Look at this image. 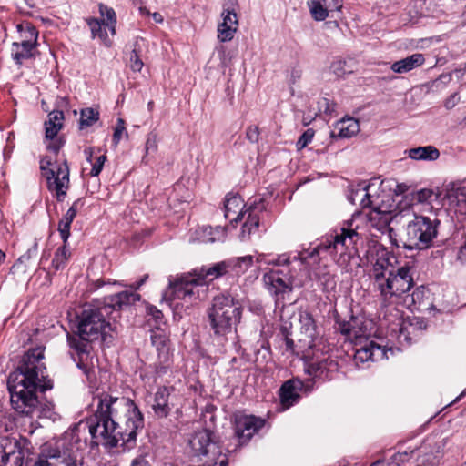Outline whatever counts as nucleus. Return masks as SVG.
<instances>
[{
  "instance_id": "obj_63",
  "label": "nucleus",
  "mask_w": 466,
  "mask_h": 466,
  "mask_svg": "<svg viewBox=\"0 0 466 466\" xmlns=\"http://www.w3.org/2000/svg\"><path fill=\"white\" fill-rule=\"evenodd\" d=\"M156 147V144L154 140L147 139L146 143V149L148 151L150 148Z\"/></svg>"
},
{
  "instance_id": "obj_58",
  "label": "nucleus",
  "mask_w": 466,
  "mask_h": 466,
  "mask_svg": "<svg viewBox=\"0 0 466 466\" xmlns=\"http://www.w3.org/2000/svg\"><path fill=\"white\" fill-rule=\"evenodd\" d=\"M130 466H150V465L145 458L138 457L132 461Z\"/></svg>"
},
{
  "instance_id": "obj_61",
  "label": "nucleus",
  "mask_w": 466,
  "mask_h": 466,
  "mask_svg": "<svg viewBox=\"0 0 466 466\" xmlns=\"http://www.w3.org/2000/svg\"><path fill=\"white\" fill-rule=\"evenodd\" d=\"M150 15H152V17H153V19H154V21H155L156 23L160 24V23H162V22H163V16L161 15V14H160V13H158V12H155V13L150 14Z\"/></svg>"
},
{
  "instance_id": "obj_39",
  "label": "nucleus",
  "mask_w": 466,
  "mask_h": 466,
  "mask_svg": "<svg viewBox=\"0 0 466 466\" xmlns=\"http://www.w3.org/2000/svg\"><path fill=\"white\" fill-rule=\"evenodd\" d=\"M428 293L429 291L424 286L417 287L410 295L405 297V301L410 298L411 305L414 307L420 306Z\"/></svg>"
},
{
  "instance_id": "obj_55",
  "label": "nucleus",
  "mask_w": 466,
  "mask_h": 466,
  "mask_svg": "<svg viewBox=\"0 0 466 466\" xmlns=\"http://www.w3.org/2000/svg\"><path fill=\"white\" fill-rule=\"evenodd\" d=\"M328 11L340 10L342 0H324Z\"/></svg>"
},
{
  "instance_id": "obj_20",
  "label": "nucleus",
  "mask_w": 466,
  "mask_h": 466,
  "mask_svg": "<svg viewBox=\"0 0 466 466\" xmlns=\"http://www.w3.org/2000/svg\"><path fill=\"white\" fill-rule=\"evenodd\" d=\"M230 271V263L228 260L216 263L209 267H202L194 270L195 275L201 285L207 284L219 277H222Z\"/></svg>"
},
{
  "instance_id": "obj_33",
  "label": "nucleus",
  "mask_w": 466,
  "mask_h": 466,
  "mask_svg": "<svg viewBox=\"0 0 466 466\" xmlns=\"http://www.w3.org/2000/svg\"><path fill=\"white\" fill-rule=\"evenodd\" d=\"M99 12L105 19L102 20L104 26L107 27L112 35H116V14L113 8L107 7L103 4L99 5Z\"/></svg>"
},
{
  "instance_id": "obj_41",
  "label": "nucleus",
  "mask_w": 466,
  "mask_h": 466,
  "mask_svg": "<svg viewBox=\"0 0 466 466\" xmlns=\"http://www.w3.org/2000/svg\"><path fill=\"white\" fill-rule=\"evenodd\" d=\"M330 68L338 76H342L346 74L351 73V69L347 66V62L342 59H337L333 61Z\"/></svg>"
},
{
  "instance_id": "obj_64",
  "label": "nucleus",
  "mask_w": 466,
  "mask_h": 466,
  "mask_svg": "<svg viewBox=\"0 0 466 466\" xmlns=\"http://www.w3.org/2000/svg\"><path fill=\"white\" fill-rule=\"evenodd\" d=\"M135 5H143L145 4L144 0H133Z\"/></svg>"
},
{
  "instance_id": "obj_21",
  "label": "nucleus",
  "mask_w": 466,
  "mask_h": 466,
  "mask_svg": "<svg viewBox=\"0 0 466 466\" xmlns=\"http://www.w3.org/2000/svg\"><path fill=\"white\" fill-rule=\"evenodd\" d=\"M302 388L303 382L299 379L285 381L279 390L281 403L286 407L292 406L300 398L299 391Z\"/></svg>"
},
{
  "instance_id": "obj_16",
  "label": "nucleus",
  "mask_w": 466,
  "mask_h": 466,
  "mask_svg": "<svg viewBox=\"0 0 466 466\" xmlns=\"http://www.w3.org/2000/svg\"><path fill=\"white\" fill-rule=\"evenodd\" d=\"M222 22L218 25V39L220 42H229L238 28V15L234 10L224 8L221 13Z\"/></svg>"
},
{
  "instance_id": "obj_49",
  "label": "nucleus",
  "mask_w": 466,
  "mask_h": 466,
  "mask_svg": "<svg viewBox=\"0 0 466 466\" xmlns=\"http://www.w3.org/2000/svg\"><path fill=\"white\" fill-rule=\"evenodd\" d=\"M433 196H434L433 190L428 189V188H423L417 192L416 199L420 203L430 202Z\"/></svg>"
},
{
  "instance_id": "obj_7",
  "label": "nucleus",
  "mask_w": 466,
  "mask_h": 466,
  "mask_svg": "<svg viewBox=\"0 0 466 466\" xmlns=\"http://www.w3.org/2000/svg\"><path fill=\"white\" fill-rule=\"evenodd\" d=\"M242 307L238 300L229 294L214 297L211 307L208 309V320L213 335L224 340L239 323Z\"/></svg>"
},
{
  "instance_id": "obj_43",
  "label": "nucleus",
  "mask_w": 466,
  "mask_h": 466,
  "mask_svg": "<svg viewBox=\"0 0 466 466\" xmlns=\"http://www.w3.org/2000/svg\"><path fill=\"white\" fill-rule=\"evenodd\" d=\"M314 130L311 128L307 129L299 138L297 147L299 149L306 147L313 139Z\"/></svg>"
},
{
  "instance_id": "obj_46",
  "label": "nucleus",
  "mask_w": 466,
  "mask_h": 466,
  "mask_svg": "<svg viewBox=\"0 0 466 466\" xmlns=\"http://www.w3.org/2000/svg\"><path fill=\"white\" fill-rule=\"evenodd\" d=\"M147 312H148V315H150L151 318L154 319L156 328L158 329L159 325L161 323H163L164 316H163L162 311L159 310L155 306H150L147 308Z\"/></svg>"
},
{
  "instance_id": "obj_60",
  "label": "nucleus",
  "mask_w": 466,
  "mask_h": 466,
  "mask_svg": "<svg viewBox=\"0 0 466 466\" xmlns=\"http://www.w3.org/2000/svg\"><path fill=\"white\" fill-rule=\"evenodd\" d=\"M289 263V258L286 255L279 256L276 261L277 265H287Z\"/></svg>"
},
{
  "instance_id": "obj_47",
  "label": "nucleus",
  "mask_w": 466,
  "mask_h": 466,
  "mask_svg": "<svg viewBox=\"0 0 466 466\" xmlns=\"http://www.w3.org/2000/svg\"><path fill=\"white\" fill-rule=\"evenodd\" d=\"M125 130V121L122 118H118L113 134V141L116 145L119 143Z\"/></svg>"
},
{
  "instance_id": "obj_23",
  "label": "nucleus",
  "mask_w": 466,
  "mask_h": 466,
  "mask_svg": "<svg viewBox=\"0 0 466 466\" xmlns=\"http://www.w3.org/2000/svg\"><path fill=\"white\" fill-rule=\"evenodd\" d=\"M169 395L170 390L167 387L158 388L155 393L152 410L157 417L166 418L170 413L171 407L168 403Z\"/></svg>"
},
{
  "instance_id": "obj_18",
  "label": "nucleus",
  "mask_w": 466,
  "mask_h": 466,
  "mask_svg": "<svg viewBox=\"0 0 466 466\" xmlns=\"http://www.w3.org/2000/svg\"><path fill=\"white\" fill-rule=\"evenodd\" d=\"M201 285L195 273L190 276L182 277L175 281H170L169 288L176 299H186L195 296V288Z\"/></svg>"
},
{
  "instance_id": "obj_17",
  "label": "nucleus",
  "mask_w": 466,
  "mask_h": 466,
  "mask_svg": "<svg viewBox=\"0 0 466 466\" xmlns=\"http://www.w3.org/2000/svg\"><path fill=\"white\" fill-rule=\"evenodd\" d=\"M139 299V294L133 290H125L106 297L102 304L104 305V309L112 315L115 311H119L124 307L130 306Z\"/></svg>"
},
{
  "instance_id": "obj_9",
  "label": "nucleus",
  "mask_w": 466,
  "mask_h": 466,
  "mask_svg": "<svg viewBox=\"0 0 466 466\" xmlns=\"http://www.w3.org/2000/svg\"><path fill=\"white\" fill-rule=\"evenodd\" d=\"M243 199L238 194H228L226 197L224 208L225 218L229 219L231 223L242 220L248 213L247 219L242 226L240 238L242 241L249 238L250 235L258 230L259 226V218L256 213L257 210H262L264 207L259 203L251 204L248 208L243 212Z\"/></svg>"
},
{
  "instance_id": "obj_44",
  "label": "nucleus",
  "mask_w": 466,
  "mask_h": 466,
  "mask_svg": "<svg viewBox=\"0 0 466 466\" xmlns=\"http://www.w3.org/2000/svg\"><path fill=\"white\" fill-rule=\"evenodd\" d=\"M46 140L48 141L46 144V149L55 153L56 155L58 154L59 150L65 144V140L62 137H57V136L53 139Z\"/></svg>"
},
{
  "instance_id": "obj_32",
  "label": "nucleus",
  "mask_w": 466,
  "mask_h": 466,
  "mask_svg": "<svg viewBox=\"0 0 466 466\" xmlns=\"http://www.w3.org/2000/svg\"><path fill=\"white\" fill-rule=\"evenodd\" d=\"M24 415L27 416V417H31V418L35 415L36 417H39V418L43 417V418L51 419L53 420H56V414L54 411V404L49 401L42 404L38 395H37V404H36L35 410L31 414H24Z\"/></svg>"
},
{
  "instance_id": "obj_26",
  "label": "nucleus",
  "mask_w": 466,
  "mask_h": 466,
  "mask_svg": "<svg viewBox=\"0 0 466 466\" xmlns=\"http://www.w3.org/2000/svg\"><path fill=\"white\" fill-rule=\"evenodd\" d=\"M32 35L36 37V34L33 33ZM36 44V38L34 41L25 40L21 43H13L12 57L15 64L22 65L23 60L33 57V49Z\"/></svg>"
},
{
  "instance_id": "obj_24",
  "label": "nucleus",
  "mask_w": 466,
  "mask_h": 466,
  "mask_svg": "<svg viewBox=\"0 0 466 466\" xmlns=\"http://www.w3.org/2000/svg\"><path fill=\"white\" fill-rule=\"evenodd\" d=\"M82 206L81 199H76L72 206L67 209L66 213L63 216L58 223V231L60 237L65 244L67 243L70 237L71 224L76 216L79 207Z\"/></svg>"
},
{
  "instance_id": "obj_13",
  "label": "nucleus",
  "mask_w": 466,
  "mask_h": 466,
  "mask_svg": "<svg viewBox=\"0 0 466 466\" xmlns=\"http://www.w3.org/2000/svg\"><path fill=\"white\" fill-rule=\"evenodd\" d=\"M26 439L17 440L5 437L0 441V466H24L25 455L28 452Z\"/></svg>"
},
{
  "instance_id": "obj_4",
  "label": "nucleus",
  "mask_w": 466,
  "mask_h": 466,
  "mask_svg": "<svg viewBox=\"0 0 466 466\" xmlns=\"http://www.w3.org/2000/svg\"><path fill=\"white\" fill-rule=\"evenodd\" d=\"M111 314L104 309L101 302L86 305L76 315V330L66 334V341L77 367L87 360L92 343L99 339L104 341L106 336L113 330L112 325L106 318Z\"/></svg>"
},
{
  "instance_id": "obj_14",
  "label": "nucleus",
  "mask_w": 466,
  "mask_h": 466,
  "mask_svg": "<svg viewBox=\"0 0 466 466\" xmlns=\"http://www.w3.org/2000/svg\"><path fill=\"white\" fill-rule=\"evenodd\" d=\"M69 167L66 160L46 171L47 188L55 192L57 201H63L69 187Z\"/></svg>"
},
{
  "instance_id": "obj_5",
  "label": "nucleus",
  "mask_w": 466,
  "mask_h": 466,
  "mask_svg": "<svg viewBox=\"0 0 466 466\" xmlns=\"http://www.w3.org/2000/svg\"><path fill=\"white\" fill-rule=\"evenodd\" d=\"M374 249L376 260L372 262L370 278L383 303H396L413 288V268L409 264L397 267L396 257L381 246H374Z\"/></svg>"
},
{
  "instance_id": "obj_50",
  "label": "nucleus",
  "mask_w": 466,
  "mask_h": 466,
  "mask_svg": "<svg viewBox=\"0 0 466 466\" xmlns=\"http://www.w3.org/2000/svg\"><path fill=\"white\" fill-rule=\"evenodd\" d=\"M246 137L251 143H256L258 141L259 137V129L257 126H249L246 130Z\"/></svg>"
},
{
  "instance_id": "obj_48",
  "label": "nucleus",
  "mask_w": 466,
  "mask_h": 466,
  "mask_svg": "<svg viewBox=\"0 0 466 466\" xmlns=\"http://www.w3.org/2000/svg\"><path fill=\"white\" fill-rule=\"evenodd\" d=\"M319 107L323 113L330 115L335 111L336 104L328 98H321L319 101Z\"/></svg>"
},
{
  "instance_id": "obj_8",
  "label": "nucleus",
  "mask_w": 466,
  "mask_h": 466,
  "mask_svg": "<svg viewBox=\"0 0 466 466\" xmlns=\"http://www.w3.org/2000/svg\"><path fill=\"white\" fill-rule=\"evenodd\" d=\"M440 221L424 216H415L405 227L400 240L392 239L397 247L413 250H423L431 246L437 237V227Z\"/></svg>"
},
{
  "instance_id": "obj_52",
  "label": "nucleus",
  "mask_w": 466,
  "mask_h": 466,
  "mask_svg": "<svg viewBox=\"0 0 466 466\" xmlns=\"http://www.w3.org/2000/svg\"><path fill=\"white\" fill-rule=\"evenodd\" d=\"M285 346L288 350H290L292 353L299 355V353H302L299 350V343L298 342V345L295 344L294 340L289 337H285Z\"/></svg>"
},
{
  "instance_id": "obj_59",
  "label": "nucleus",
  "mask_w": 466,
  "mask_h": 466,
  "mask_svg": "<svg viewBox=\"0 0 466 466\" xmlns=\"http://www.w3.org/2000/svg\"><path fill=\"white\" fill-rule=\"evenodd\" d=\"M148 279V274L144 275L139 281L131 285L134 289H138Z\"/></svg>"
},
{
  "instance_id": "obj_38",
  "label": "nucleus",
  "mask_w": 466,
  "mask_h": 466,
  "mask_svg": "<svg viewBox=\"0 0 466 466\" xmlns=\"http://www.w3.org/2000/svg\"><path fill=\"white\" fill-rule=\"evenodd\" d=\"M308 6L309 8L312 17L316 21H323L329 15V11H328L327 7H324L319 1H317V0L309 1Z\"/></svg>"
},
{
  "instance_id": "obj_22",
  "label": "nucleus",
  "mask_w": 466,
  "mask_h": 466,
  "mask_svg": "<svg viewBox=\"0 0 466 466\" xmlns=\"http://www.w3.org/2000/svg\"><path fill=\"white\" fill-rule=\"evenodd\" d=\"M386 350L374 341H370L363 347L356 350L354 360L358 362H366L368 360H378L387 359Z\"/></svg>"
},
{
  "instance_id": "obj_40",
  "label": "nucleus",
  "mask_w": 466,
  "mask_h": 466,
  "mask_svg": "<svg viewBox=\"0 0 466 466\" xmlns=\"http://www.w3.org/2000/svg\"><path fill=\"white\" fill-rule=\"evenodd\" d=\"M412 454L413 451L395 453L390 459L388 466H400L402 463L407 462L411 458Z\"/></svg>"
},
{
  "instance_id": "obj_2",
  "label": "nucleus",
  "mask_w": 466,
  "mask_h": 466,
  "mask_svg": "<svg viewBox=\"0 0 466 466\" xmlns=\"http://www.w3.org/2000/svg\"><path fill=\"white\" fill-rule=\"evenodd\" d=\"M43 359L42 348L28 350L8 376L11 405L19 414H31L37 404V394L53 388V381L46 374Z\"/></svg>"
},
{
  "instance_id": "obj_29",
  "label": "nucleus",
  "mask_w": 466,
  "mask_h": 466,
  "mask_svg": "<svg viewBox=\"0 0 466 466\" xmlns=\"http://www.w3.org/2000/svg\"><path fill=\"white\" fill-rule=\"evenodd\" d=\"M408 157L417 161H435L440 157V151L434 146L413 147L406 151Z\"/></svg>"
},
{
  "instance_id": "obj_3",
  "label": "nucleus",
  "mask_w": 466,
  "mask_h": 466,
  "mask_svg": "<svg viewBox=\"0 0 466 466\" xmlns=\"http://www.w3.org/2000/svg\"><path fill=\"white\" fill-rule=\"evenodd\" d=\"M366 238L357 231V228H352V222L348 227H342L339 232H335L321 239V241L311 250H305L295 257L309 268L310 279L319 282L324 292H329L336 288L334 276L330 274L326 265H319V254L328 252L330 256H335L339 252L348 255L349 258L358 256L363 252L370 258L369 251L364 250Z\"/></svg>"
},
{
  "instance_id": "obj_19",
  "label": "nucleus",
  "mask_w": 466,
  "mask_h": 466,
  "mask_svg": "<svg viewBox=\"0 0 466 466\" xmlns=\"http://www.w3.org/2000/svg\"><path fill=\"white\" fill-rule=\"evenodd\" d=\"M167 338L162 333H153L151 335L152 345L157 351V361L156 363V370L158 374L166 372V368L170 362L169 348L167 344Z\"/></svg>"
},
{
  "instance_id": "obj_10",
  "label": "nucleus",
  "mask_w": 466,
  "mask_h": 466,
  "mask_svg": "<svg viewBox=\"0 0 466 466\" xmlns=\"http://www.w3.org/2000/svg\"><path fill=\"white\" fill-rule=\"evenodd\" d=\"M370 185H360V188L352 191L349 199L352 203H354L356 199H360L363 208H371L367 214L368 220L371 227L382 233L388 231L390 236H391L392 228L390 227L393 218L391 211L388 208L383 209L375 200L371 199L372 196L370 193ZM393 238H391V240Z\"/></svg>"
},
{
  "instance_id": "obj_31",
  "label": "nucleus",
  "mask_w": 466,
  "mask_h": 466,
  "mask_svg": "<svg viewBox=\"0 0 466 466\" xmlns=\"http://www.w3.org/2000/svg\"><path fill=\"white\" fill-rule=\"evenodd\" d=\"M88 26L90 27L92 37H98L106 46H110L112 42L108 38L107 32L104 28V24L97 18L88 17L86 19Z\"/></svg>"
},
{
  "instance_id": "obj_28",
  "label": "nucleus",
  "mask_w": 466,
  "mask_h": 466,
  "mask_svg": "<svg viewBox=\"0 0 466 466\" xmlns=\"http://www.w3.org/2000/svg\"><path fill=\"white\" fill-rule=\"evenodd\" d=\"M64 113L61 110H53L48 115V120L45 122L46 139L55 138L63 127Z\"/></svg>"
},
{
  "instance_id": "obj_30",
  "label": "nucleus",
  "mask_w": 466,
  "mask_h": 466,
  "mask_svg": "<svg viewBox=\"0 0 466 466\" xmlns=\"http://www.w3.org/2000/svg\"><path fill=\"white\" fill-rule=\"evenodd\" d=\"M70 258L71 251L67 248V243L65 244L63 242V246L59 247L55 252L51 263V269H53L55 272L64 269Z\"/></svg>"
},
{
  "instance_id": "obj_36",
  "label": "nucleus",
  "mask_w": 466,
  "mask_h": 466,
  "mask_svg": "<svg viewBox=\"0 0 466 466\" xmlns=\"http://www.w3.org/2000/svg\"><path fill=\"white\" fill-rule=\"evenodd\" d=\"M99 119V112L91 107H86L80 112L79 126L83 129L93 126Z\"/></svg>"
},
{
  "instance_id": "obj_53",
  "label": "nucleus",
  "mask_w": 466,
  "mask_h": 466,
  "mask_svg": "<svg viewBox=\"0 0 466 466\" xmlns=\"http://www.w3.org/2000/svg\"><path fill=\"white\" fill-rule=\"evenodd\" d=\"M56 165H59L56 161L53 162L48 157L43 158L40 162V168L46 176V171L52 169Z\"/></svg>"
},
{
  "instance_id": "obj_27",
  "label": "nucleus",
  "mask_w": 466,
  "mask_h": 466,
  "mask_svg": "<svg viewBox=\"0 0 466 466\" xmlns=\"http://www.w3.org/2000/svg\"><path fill=\"white\" fill-rule=\"evenodd\" d=\"M335 129L339 132L335 134L334 131L330 133L331 137L350 138L357 135L360 131L359 121L353 117L344 118L337 122Z\"/></svg>"
},
{
  "instance_id": "obj_57",
  "label": "nucleus",
  "mask_w": 466,
  "mask_h": 466,
  "mask_svg": "<svg viewBox=\"0 0 466 466\" xmlns=\"http://www.w3.org/2000/svg\"><path fill=\"white\" fill-rule=\"evenodd\" d=\"M37 251H38V243L35 239L34 241V244L32 245V247L26 252L27 258H31L32 257L36 256Z\"/></svg>"
},
{
  "instance_id": "obj_11",
  "label": "nucleus",
  "mask_w": 466,
  "mask_h": 466,
  "mask_svg": "<svg viewBox=\"0 0 466 466\" xmlns=\"http://www.w3.org/2000/svg\"><path fill=\"white\" fill-rule=\"evenodd\" d=\"M263 279L269 293L274 297L277 307L283 309L287 302L293 303L289 297L293 291L294 277L289 271L270 270L264 274Z\"/></svg>"
},
{
  "instance_id": "obj_37",
  "label": "nucleus",
  "mask_w": 466,
  "mask_h": 466,
  "mask_svg": "<svg viewBox=\"0 0 466 466\" xmlns=\"http://www.w3.org/2000/svg\"><path fill=\"white\" fill-rule=\"evenodd\" d=\"M85 155H86V160L92 164L90 175L92 177H97L103 169L104 164L106 160V156L101 155L96 159V161L94 163H92L93 148L89 147V148L85 149Z\"/></svg>"
},
{
  "instance_id": "obj_56",
  "label": "nucleus",
  "mask_w": 466,
  "mask_h": 466,
  "mask_svg": "<svg viewBox=\"0 0 466 466\" xmlns=\"http://www.w3.org/2000/svg\"><path fill=\"white\" fill-rule=\"evenodd\" d=\"M457 258L461 264L466 265V243L460 248Z\"/></svg>"
},
{
  "instance_id": "obj_15",
  "label": "nucleus",
  "mask_w": 466,
  "mask_h": 466,
  "mask_svg": "<svg viewBox=\"0 0 466 466\" xmlns=\"http://www.w3.org/2000/svg\"><path fill=\"white\" fill-rule=\"evenodd\" d=\"M265 424V420L254 415H238L235 420V436L239 445L246 444Z\"/></svg>"
},
{
  "instance_id": "obj_34",
  "label": "nucleus",
  "mask_w": 466,
  "mask_h": 466,
  "mask_svg": "<svg viewBox=\"0 0 466 466\" xmlns=\"http://www.w3.org/2000/svg\"><path fill=\"white\" fill-rule=\"evenodd\" d=\"M339 329L347 339H353L362 337V332L357 327V319H352L350 321H343L339 324Z\"/></svg>"
},
{
  "instance_id": "obj_51",
  "label": "nucleus",
  "mask_w": 466,
  "mask_h": 466,
  "mask_svg": "<svg viewBox=\"0 0 466 466\" xmlns=\"http://www.w3.org/2000/svg\"><path fill=\"white\" fill-rule=\"evenodd\" d=\"M447 197L449 198H456L458 202L464 201V188L463 187H452L448 191Z\"/></svg>"
},
{
  "instance_id": "obj_6",
  "label": "nucleus",
  "mask_w": 466,
  "mask_h": 466,
  "mask_svg": "<svg viewBox=\"0 0 466 466\" xmlns=\"http://www.w3.org/2000/svg\"><path fill=\"white\" fill-rule=\"evenodd\" d=\"M85 446L86 441L82 443L81 436L71 430L54 443L45 444L35 460L27 458L25 466H55L50 460L66 466H84L80 450Z\"/></svg>"
},
{
  "instance_id": "obj_12",
  "label": "nucleus",
  "mask_w": 466,
  "mask_h": 466,
  "mask_svg": "<svg viewBox=\"0 0 466 466\" xmlns=\"http://www.w3.org/2000/svg\"><path fill=\"white\" fill-rule=\"evenodd\" d=\"M299 350L303 354H309V350H320L319 345L322 342L320 331L316 324L313 316L304 311L299 314Z\"/></svg>"
},
{
  "instance_id": "obj_25",
  "label": "nucleus",
  "mask_w": 466,
  "mask_h": 466,
  "mask_svg": "<svg viewBox=\"0 0 466 466\" xmlns=\"http://www.w3.org/2000/svg\"><path fill=\"white\" fill-rule=\"evenodd\" d=\"M425 62V58L422 54L415 53L403 59L394 62L390 69L398 74L408 73L420 66Z\"/></svg>"
},
{
  "instance_id": "obj_45",
  "label": "nucleus",
  "mask_w": 466,
  "mask_h": 466,
  "mask_svg": "<svg viewBox=\"0 0 466 466\" xmlns=\"http://www.w3.org/2000/svg\"><path fill=\"white\" fill-rule=\"evenodd\" d=\"M319 369L320 370L321 373H323L324 370H327L328 372H334L338 370L339 364L337 361L331 359H325L319 363Z\"/></svg>"
},
{
  "instance_id": "obj_62",
  "label": "nucleus",
  "mask_w": 466,
  "mask_h": 466,
  "mask_svg": "<svg viewBox=\"0 0 466 466\" xmlns=\"http://www.w3.org/2000/svg\"><path fill=\"white\" fill-rule=\"evenodd\" d=\"M138 10H139L140 15H150L149 10H147V7L144 5H140L138 7Z\"/></svg>"
},
{
  "instance_id": "obj_42",
  "label": "nucleus",
  "mask_w": 466,
  "mask_h": 466,
  "mask_svg": "<svg viewBox=\"0 0 466 466\" xmlns=\"http://www.w3.org/2000/svg\"><path fill=\"white\" fill-rule=\"evenodd\" d=\"M129 63L130 68L134 72H140L144 66V63L136 49H134L130 54Z\"/></svg>"
},
{
  "instance_id": "obj_35",
  "label": "nucleus",
  "mask_w": 466,
  "mask_h": 466,
  "mask_svg": "<svg viewBox=\"0 0 466 466\" xmlns=\"http://www.w3.org/2000/svg\"><path fill=\"white\" fill-rule=\"evenodd\" d=\"M230 263V271L236 274L244 273L253 263V257L250 255L236 258L228 260Z\"/></svg>"
},
{
  "instance_id": "obj_54",
  "label": "nucleus",
  "mask_w": 466,
  "mask_h": 466,
  "mask_svg": "<svg viewBox=\"0 0 466 466\" xmlns=\"http://www.w3.org/2000/svg\"><path fill=\"white\" fill-rule=\"evenodd\" d=\"M460 96H458V94L453 93L445 100L444 106L447 109H451L458 104Z\"/></svg>"
},
{
  "instance_id": "obj_1",
  "label": "nucleus",
  "mask_w": 466,
  "mask_h": 466,
  "mask_svg": "<svg viewBox=\"0 0 466 466\" xmlns=\"http://www.w3.org/2000/svg\"><path fill=\"white\" fill-rule=\"evenodd\" d=\"M143 426V414L132 400L104 392L97 396L94 415L86 421L76 424L71 430L79 436L88 431L96 445L129 448L135 443L137 431Z\"/></svg>"
}]
</instances>
